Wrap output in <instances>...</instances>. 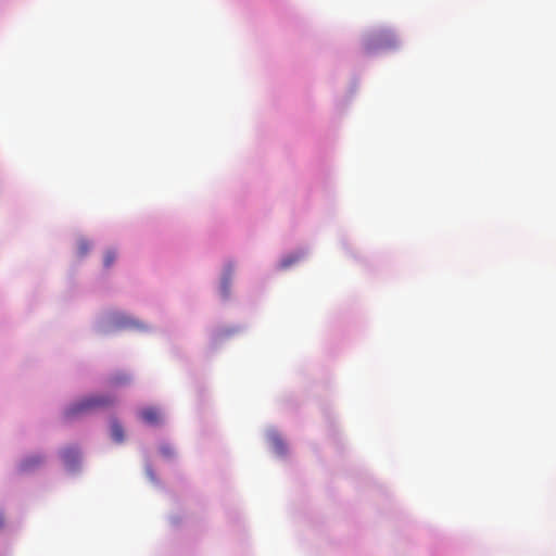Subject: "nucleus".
<instances>
[{
	"mask_svg": "<svg viewBox=\"0 0 556 556\" xmlns=\"http://www.w3.org/2000/svg\"><path fill=\"white\" fill-rule=\"evenodd\" d=\"M161 453L166 457H170L174 455V448L169 445H163L161 446Z\"/></svg>",
	"mask_w": 556,
	"mask_h": 556,
	"instance_id": "obj_10",
	"label": "nucleus"
},
{
	"mask_svg": "<svg viewBox=\"0 0 556 556\" xmlns=\"http://www.w3.org/2000/svg\"><path fill=\"white\" fill-rule=\"evenodd\" d=\"M126 382H128V378L125 375L115 376V377L111 378V380H110V383L112 386H119V384H124Z\"/></svg>",
	"mask_w": 556,
	"mask_h": 556,
	"instance_id": "obj_8",
	"label": "nucleus"
},
{
	"mask_svg": "<svg viewBox=\"0 0 556 556\" xmlns=\"http://www.w3.org/2000/svg\"><path fill=\"white\" fill-rule=\"evenodd\" d=\"M115 403V397L110 395H91L81 399L80 401L72 404L65 410L66 418H73L78 415L87 414L93 410L103 409L112 406Z\"/></svg>",
	"mask_w": 556,
	"mask_h": 556,
	"instance_id": "obj_1",
	"label": "nucleus"
},
{
	"mask_svg": "<svg viewBox=\"0 0 556 556\" xmlns=\"http://www.w3.org/2000/svg\"><path fill=\"white\" fill-rule=\"evenodd\" d=\"M141 419L151 426H157L162 422V415L155 407H147L140 412Z\"/></svg>",
	"mask_w": 556,
	"mask_h": 556,
	"instance_id": "obj_2",
	"label": "nucleus"
},
{
	"mask_svg": "<svg viewBox=\"0 0 556 556\" xmlns=\"http://www.w3.org/2000/svg\"><path fill=\"white\" fill-rule=\"evenodd\" d=\"M295 261H296V258H295V257H287V258L282 260V262H281V266H282L283 268H287V267H289L291 264H293Z\"/></svg>",
	"mask_w": 556,
	"mask_h": 556,
	"instance_id": "obj_11",
	"label": "nucleus"
},
{
	"mask_svg": "<svg viewBox=\"0 0 556 556\" xmlns=\"http://www.w3.org/2000/svg\"><path fill=\"white\" fill-rule=\"evenodd\" d=\"M41 463V458L39 456H36V457H30V458H27L24 463H23V467L24 469H29L31 468L34 465H37Z\"/></svg>",
	"mask_w": 556,
	"mask_h": 556,
	"instance_id": "obj_7",
	"label": "nucleus"
},
{
	"mask_svg": "<svg viewBox=\"0 0 556 556\" xmlns=\"http://www.w3.org/2000/svg\"><path fill=\"white\" fill-rule=\"evenodd\" d=\"M111 435H112V439L117 443H121L124 441V438H125L124 429H123L122 425L116 420H114L111 424Z\"/></svg>",
	"mask_w": 556,
	"mask_h": 556,
	"instance_id": "obj_3",
	"label": "nucleus"
},
{
	"mask_svg": "<svg viewBox=\"0 0 556 556\" xmlns=\"http://www.w3.org/2000/svg\"><path fill=\"white\" fill-rule=\"evenodd\" d=\"M393 36L391 34H379L376 35L371 41L368 43V49H371L377 46H382V43L389 42Z\"/></svg>",
	"mask_w": 556,
	"mask_h": 556,
	"instance_id": "obj_4",
	"label": "nucleus"
},
{
	"mask_svg": "<svg viewBox=\"0 0 556 556\" xmlns=\"http://www.w3.org/2000/svg\"><path fill=\"white\" fill-rule=\"evenodd\" d=\"M116 260V252L114 250H108L103 257V265L105 268L111 267Z\"/></svg>",
	"mask_w": 556,
	"mask_h": 556,
	"instance_id": "obj_6",
	"label": "nucleus"
},
{
	"mask_svg": "<svg viewBox=\"0 0 556 556\" xmlns=\"http://www.w3.org/2000/svg\"><path fill=\"white\" fill-rule=\"evenodd\" d=\"M72 454H73V457L76 455V451H75L74 448L66 450V451L64 452V458H65V460H67V462H68V460H70V458H71V456H72Z\"/></svg>",
	"mask_w": 556,
	"mask_h": 556,
	"instance_id": "obj_12",
	"label": "nucleus"
},
{
	"mask_svg": "<svg viewBox=\"0 0 556 556\" xmlns=\"http://www.w3.org/2000/svg\"><path fill=\"white\" fill-rule=\"evenodd\" d=\"M3 522H4L3 517L0 515V528L3 526Z\"/></svg>",
	"mask_w": 556,
	"mask_h": 556,
	"instance_id": "obj_13",
	"label": "nucleus"
},
{
	"mask_svg": "<svg viewBox=\"0 0 556 556\" xmlns=\"http://www.w3.org/2000/svg\"><path fill=\"white\" fill-rule=\"evenodd\" d=\"M90 247L91 245H90L88 240H85V239L79 240L78 243H77V254L80 257L87 255V253L90 250Z\"/></svg>",
	"mask_w": 556,
	"mask_h": 556,
	"instance_id": "obj_5",
	"label": "nucleus"
},
{
	"mask_svg": "<svg viewBox=\"0 0 556 556\" xmlns=\"http://www.w3.org/2000/svg\"><path fill=\"white\" fill-rule=\"evenodd\" d=\"M274 447L278 454H283L286 452V445L280 439L274 440Z\"/></svg>",
	"mask_w": 556,
	"mask_h": 556,
	"instance_id": "obj_9",
	"label": "nucleus"
}]
</instances>
